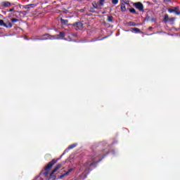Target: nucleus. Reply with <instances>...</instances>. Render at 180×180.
I'll use <instances>...</instances> for the list:
<instances>
[{
  "instance_id": "obj_24",
  "label": "nucleus",
  "mask_w": 180,
  "mask_h": 180,
  "mask_svg": "<svg viewBox=\"0 0 180 180\" xmlns=\"http://www.w3.org/2000/svg\"><path fill=\"white\" fill-rule=\"evenodd\" d=\"M65 153H68V149H66V150L63 152V155H64V154H65Z\"/></svg>"
},
{
  "instance_id": "obj_19",
  "label": "nucleus",
  "mask_w": 180,
  "mask_h": 180,
  "mask_svg": "<svg viewBox=\"0 0 180 180\" xmlns=\"http://www.w3.org/2000/svg\"><path fill=\"white\" fill-rule=\"evenodd\" d=\"M11 22H13V23H16V22H19V20L16 18H12Z\"/></svg>"
},
{
  "instance_id": "obj_18",
  "label": "nucleus",
  "mask_w": 180,
  "mask_h": 180,
  "mask_svg": "<svg viewBox=\"0 0 180 180\" xmlns=\"http://www.w3.org/2000/svg\"><path fill=\"white\" fill-rule=\"evenodd\" d=\"M113 5H117L119 4V0H112Z\"/></svg>"
},
{
  "instance_id": "obj_31",
  "label": "nucleus",
  "mask_w": 180,
  "mask_h": 180,
  "mask_svg": "<svg viewBox=\"0 0 180 180\" xmlns=\"http://www.w3.org/2000/svg\"><path fill=\"white\" fill-rule=\"evenodd\" d=\"M53 176H55V177H56V175H53Z\"/></svg>"
},
{
  "instance_id": "obj_14",
  "label": "nucleus",
  "mask_w": 180,
  "mask_h": 180,
  "mask_svg": "<svg viewBox=\"0 0 180 180\" xmlns=\"http://www.w3.org/2000/svg\"><path fill=\"white\" fill-rule=\"evenodd\" d=\"M131 29H132V30H134V32H136V33H140V32H141L140 29H139L137 27H133Z\"/></svg>"
},
{
  "instance_id": "obj_2",
  "label": "nucleus",
  "mask_w": 180,
  "mask_h": 180,
  "mask_svg": "<svg viewBox=\"0 0 180 180\" xmlns=\"http://www.w3.org/2000/svg\"><path fill=\"white\" fill-rule=\"evenodd\" d=\"M57 161H58V159H53L51 162H49L46 166L44 167V176L47 177L49 175H50V171L51 170V168H53V165L57 164Z\"/></svg>"
},
{
  "instance_id": "obj_17",
  "label": "nucleus",
  "mask_w": 180,
  "mask_h": 180,
  "mask_svg": "<svg viewBox=\"0 0 180 180\" xmlns=\"http://www.w3.org/2000/svg\"><path fill=\"white\" fill-rule=\"evenodd\" d=\"M129 12H131V13H137V12H136V9L131 8L129 9Z\"/></svg>"
},
{
  "instance_id": "obj_11",
  "label": "nucleus",
  "mask_w": 180,
  "mask_h": 180,
  "mask_svg": "<svg viewBox=\"0 0 180 180\" xmlns=\"http://www.w3.org/2000/svg\"><path fill=\"white\" fill-rule=\"evenodd\" d=\"M146 22H155V19L151 18H150V17H148V18H146Z\"/></svg>"
},
{
  "instance_id": "obj_6",
  "label": "nucleus",
  "mask_w": 180,
  "mask_h": 180,
  "mask_svg": "<svg viewBox=\"0 0 180 180\" xmlns=\"http://www.w3.org/2000/svg\"><path fill=\"white\" fill-rule=\"evenodd\" d=\"M64 37H65V32H59V34L56 35V39L58 40H63L64 39Z\"/></svg>"
},
{
  "instance_id": "obj_13",
  "label": "nucleus",
  "mask_w": 180,
  "mask_h": 180,
  "mask_svg": "<svg viewBox=\"0 0 180 180\" xmlns=\"http://www.w3.org/2000/svg\"><path fill=\"white\" fill-rule=\"evenodd\" d=\"M169 12L170 13H172V12H175L176 15H180V12L176 11L175 10H172V9H169Z\"/></svg>"
},
{
  "instance_id": "obj_26",
  "label": "nucleus",
  "mask_w": 180,
  "mask_h": 180,
  "mask_svg": "<svg viewBox=\"0 0 180 180\" xmlns=\"http://www.w3.org/2000/svg\"><path fill=\"white\" fill-rule=\"evenodd\" d=\"M46 39H36V40H46Z\"/></svg>"
},
{
  "instance_id": "obj_21",
  "label": "nucleus",
  "mask_w": 180,
  "mask_h": 180,
  "mask_svg": "<svg viewBox=\"0 0 180 180\" xmlns=\"http://www.w3.org/2000/svg\"><path fill=\"white\" fill-rule=\"evenodd\" d=\"M168 19H169V17H168V15H165V20H166V22L168 20Z\"/></svg>"
},
{
  "instance_id": "obj_8",
  "label": "nucleus",
  "mask_w": 180,
  "mask_h": 180,
  "mask_svg": "<svg viewBox=\"0 0 180 180\" xmlns=\"http://www.w3.org/2000/svg\"><path fill=\"white\" fill-rule=\"evenodd\" d=\"M0 26H2L3 27H6L7 29H11L12 26H13V24L12 23H0Z\"/></svg>"
},
{
  "instance_id": "obj_15",
  "label": "nucleus",
  "mask_w": 180,
  "mask_h": 180,
  "mask_svg": "<svg viewBox=\"0 0 180 180\" xmlns=\"http://www.w3.org/2000/svg\"><path fill=\"white\" fill-rule=\"evenodd\" d=\"M107 20H108V22H113V17L108 16Z\"/></svg>"
},
{
  "instance_id": "obj_7",
  "label": "nucleus",
  "mask_w": 180,
  "mask_h": 180,
  "mask_svg": "<svg viewBox=\"0 0 180 180\" xmlns=\"http://www.w3.org/2000/svg\"><path fill=\"white\" fill-rule=\"evenodd\" d=\"M72 171V169H68V172H66L65 174L59 176L58 177V179H63V178L65 177V176H68V175H70V172H71Z\"/></svg>"
},
{
  "instance_id": "obj_3",
  "label": "nucleus",
  "mask_w": 180,
  "mask_h": 180,
  "mask_svg": "<svg viewBox=\"0 0 180 180\" xmlns=\"http://www.w3.org/2000/svg\"><path fill=\"white\" fill-rule=\"evenodd\" d=\"M88 26V23H74L72 24V26L75 29H76V30H84V29H85V25Z\"/></svg>"
},
{
  "instance_id": "obj_30",
  "label": "nucleus",
  "mask_w": 180,
  "mask_h": 180,
  "mask_svg": "<svg viewBox=\"0 0 180 180\" xmlns=\"http://www.w3.org/2000/svg\"><path fill=\"white\" fill-rule=\"evenodd\" d=\"M45 36H49V34H45Z\"/></svg>"
},
{
  "instance_id": "obj_29",
  "label": "nucleus",
  "mask_w": 180,
  "mask_h": 180,
  "mask_svg": "<svg viewBox=\"0 0 180 180\" xmlns=\"http://www.w3.org/2000/svg\"><path fill=\"white\" fill-rule=\"evenodd\" d=\"M151 29H153V27H149V30H151Z\"/></svg>"
},
{
  "instance_id": "obj_10",
  "label": "nucleus",
  "mask_w": 180,
  "mask_h": 180,
  "mask_svg": "<svg viewBox=\"0 0 180 180\" xmlns=\"http://www.w3.org/2000/svg\"><path fill=\"white\" fill-rule=\"evenodd\" d=\"M121 11L122 12H126V4L124 3L121 4Z\"/></svg>"
},
{
  "instance_id": "obj_9",
  "label": "nucleus",
  "mask_w": 180,
  "mask_h": 180,
  "mask_svg": "<svg viewBox=\"0 0 180 180\" xmlns=\"http://www.w3.org/2000/svg\"><path fill=\"white\" fill-rule=\"evenodd\" d=\"M1 5L4 6L5 8H8V6H11V2L9 1H3L1 3Z\"/></svg>"
},
{
  "instance_id": "obj_23",
  "label": "nucleus",
  "mask_w": 180,
  "mask_h": 180,
  "mask_svg": "<svg viewBox=\"0 0 180 180\" xmlns=\"http://www.w3.org/2000/svg\"><path fill=\"white\" fill-rule=\"evenodd\" d=\"M13 11H15V8H11V9L8 11V12H13Z\"/></svg>"
},
{
  "instance_id": "obj_20",
  "label": "nucleus",
  "mask_w": 180,
  "mask_h": 180,
  "mask_svg": "<svg viewBox=\"0 0 180 180\" xmlns=\"http://www.w3.org/2000/svg\"><path fill=\"white\" fill-rule=\"evenodd\" d=\"M105 2V0H100V5L101 6H103V3Z\"/></svg>"
},
{
  "instance_id": "obj_27",
  "label": "nucleus",
  "mask_w": 180,
  "mask_h": 180,
  "mask_svg": "<svg viewBox=\"0 0 180 180\" xmlns=\"http://www.w3.org/2000/svg\"><path fill=\"white\" fill-rule=\"evenodd\" d=\"M0 23H4V20H0Z\"/></svg>"
},
{
  "instance_id": "obj_25",
  "label": "nucleus",
  "mask_w": 180,
  "mask_h": 180,
  "mask_svg": "<svg viewBox=\"0 0 180 180\" xmlns=\"http://www.w3.org/2000/svg\"><path fill=\"white\" fill-rule=\"evenodd\" d=\"M122 2H124V4H127L128 1L127 0H122Z\"/></svg>"
},
{
  "instance_id": "obj_16",
  "label": "nucleus",
  "mask_w": 180,
  "mask_h": 180,
  "mask_svg": "<svg viewBox=\"0 0 180 180\" xmlns=\"http://www.w3.org/2000/svg\"><path fill=\"white\" fill-rule=\"evenodd\" d=\"M33 6H34V4L27 5V6H25V8L29 9L30 8H33Z\"/></svg>"
},
{
  "instance_id": "obj_22",
  "label": "nucleus",
  "mask_w": 180,
  "mask_h": 180,
  "mask_svg": "<svg viewBox=\"0 0 180 180\" xmlns=\"http://www.w3.org/2000/svg\"><path fill=\"white\" fill-rule=\"evenodd\" d=\"M138 24H136V23H132V24H130L129 26H137Z\"/></svg>"
},
{
  "instance_id": "obj_1",
  "label": "nucleus",
  "mask_w": 180,
  "mask_h": 180,
  "mask_svg": "<svg viewBox=\"0 0 180 180\" xmlns=\"http://www.w3.org/2000/svg\"><path fill=\"white\" fill-rule=\"evenodd\" d=\"M96 151L93 150V153L89 156L87 161L84 164V168H86V171L89 172L92 171V168H95L97 167L98 164L101 162L106 157L109 153H110L106 148L101 149L102 147V144L100 145H94L93 149L98 148Z\"/></svg>"
},
{
  "instance_id": "obj_28",
  "label": "nucleus",
  "mask_w": 180,
  "mask_h": 180,
  "mask_svg": "<svg viewBox=\"0 0 180 180\" xmlns=\"http://www.w3.org/2000/svg\"><path fill=\"white\" fill-rule=\"evenodd\" d=\"M63 25L65 26V25H67V23H63Z\"/></svg>"
},
{
  "instance_id": "obj_5",
  "label": "nucleus",
  "mask_w": 180,
  "mask_h": 180,
  "mask_svg": "<svg viewBox=\"0 0 180 180\" xmlns=\"http://www.w3.org/2000/svg\"><path fill=\"white\" fill-rule=\"evenodd\" d=\"M134 6H135L136 9H139V11H141V12L144 11V6L141 2L134 3Z\"/></svg>"
},
{
  "instance_id": "obj_12",
  "label": "nucleus",
  "mask_w": 180,
  "mask_h": 180,
  "mask_svg": "<svg viewBox=\"0 0 180 180\" xmlns=\"http://www.w3.org/2000/svg\"><path fill=\"white\" fill-rule=\"evenodd\" d=\"M77 143L72 144L68 147V150H72V148H75Z\"/></svg>"
},
{
  "instance_id": "obj_4",
  "label": "nucleus",
  "mask_w": 180,
  "mask_h": 180,
  "mask_svg": "<svg viewBox=\"0 0 180 180\" xmlns=\"http://www.w3.org/2000/svg\"><path fill=\"white\" fill-rule=\"evenodd\" d=\"M61 167H63V164L61 163H58L55 168L53 169V170L52 171V172L50 174V178L49 179H51V178H53V175L55 174V172H57L58 171V169H60V168H61Z\"/></svg>"
}]
</instances>
